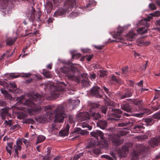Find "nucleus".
<instances>
[{"label": "nucleus", "instance_id": "26", "mask_svg": "<svg viewBox=\"0 0 160 160\" xmlns=\"http://www.w3.org/2000/svg\"><path fill=\"white\" fill-rule=\"evenodd\" d=\"M80 126L83 128H88L89 130H91L92 128V126H90L88 123L86 122H83L80 123Z\"/></svg>", "mask_w": 160, "mask_h": 160}, {"label": "nucleus", "instance_id": "32", "mask_svg": "<svg viewBox=\"0 0 160 160\" xmlns=\"http://www.w3.org/2000/svg\"><path fill=\"white\" fill-rule=\"evenodd\" d=\"M112 114L113 115H117L121 113L122 112L119 109H113L112 110Z\"/></svg>", "mask_w": 160, "mask_h": 160}, {"label": "nucleus", "instance_id": "11", "mask_svg": "<svg viewBox=\"0 0 160 160\" xmlns=\"http://www.w3.org/2000/svg\"><path fill=\"white\" fill-rule=\"evenodd\" d=\"M109 80L112 84H116L121 83L120 80L117 79L116 76L113 75H111L108 77Z\"/></svg>", "mask_w": 160, "mask_h": 160}, {"label": "nucleus", "instance_id": "60", "mask_svg": "<svg viewBox=\"0 0 160 160\" xmlns=\"http://www.w3.org/2000/svg\"><path fill=\"white\" fill-rule=\"evenodd\" d=\"M31 75V74L30 73H25L24 74V75L23 76V77H29Z\"/></svg>", "mask_w": 160, "mask_h": 160}, {"label": "nucleus", "instance_id": "51", "mask_svg": "<svg viewBox=\"0 0 160 160\" xmlns=\"http://www.w3.org/2000/svg\"><path fill=\"white\" fill-rule=\"evenodd\" d=\"M5 123L7 125L9 126H11L12 124V122L11 120H9L8 121L6 120L4 123V124Z\"/></svg>", "mask_w": 160, "mask_h": 160}, {"label": "nucleus", "instance_id": "27", "mask_svg": "<svg viewBox=\"0 0 160 160\" xmlns=\"http://www.w3.org/2000/svg\"><path fill=\"white\" fill-rule=\"evenodd\" d=\"M27 116V114L26 112H21L19 114L18 118L20 119H22L26 118Z\"/></svg>", "mask_w": 160, "mask_h": 160}, {"label": "nucleus", "instance_id": "49", "mask_svg": "<svg viewBox=\"0 0 160 160\" xmlns=\"http://www.w3.org/2000/svg\"><path fill=\"white\" fill-rule=\"evenodd\" d=\"M153 16H160V12L159 11H157L154 13H152Z\"/></svg>", "mask_w": 160, "mask_h": 160}, {"label": "nucleus", "instance_id": "56", "mask_svg": "<svg viewBox=\"0 0 160 160\" xmlns=\"http://www.w3.org/2000/svg\"><path fill=\"white\" fill-rule=\"evenodd\" d=\"M106 104L107 105L112 106L113 105V103L110 100H108L107 102H106Z\"/></svg>", "mask_w": 160, "mask_h": 160}, {"label": "nucleus", "instance_id": "14", "mask_svg": "<svg viewBox=\"0 0 160 160\" xmlns=\"http://www.w3.org/2000/svg\"><path fill=\"white\" fill-rule=\"evenodd\" d=\"M9 109L7 108H3L2 109L0 113V116L2 119L5 118L6 116L8 115V111Z\"/></svg>", "mask_w": 160, "mask_h": 160}, {"label": "nucleus", "instance_id": "21", "mask_svg": "<svg viewBox=\"0 0 160 160\" xmlns=\"http://www.w3.org/2000/svg\"><path fill=\"white\" fill-rule=\"evenodd\" d=\"M122 109L127 112H131V108L130 106L128 104H126L124 105H122L121 106Z\"/></svg>", "mask_w": 160, "mask_h": 160}, {"label": "nucleus", "instance_id": "35", "mask_svg": "<svg viewBox=\"0 0 160 160\" xmlns=\"http://www.w3.org/2000/svg\"><path fill=\"white\" fill-rule=\"evenodd\" d=\"M35 12V9L32 8V13L30 17V19L32 21H33L34 19H35V16L34 14Z\"/></svg>", "mask_w": 160, "mask_h": 160}, {"label": "nucleus", "instance_id": "53", "mask_svg": "<svg viewBox=\"0 0 160 160\" xmlns=\"http://www.w3.org/2000/svg\"><path fill=\"white\" fill-rule=\"evenodd\" d=\"M134 57L136 58H140L141 55L135 51H134Z\"/></svg>", "mask_w": 160, "mask_h": 160}, {"label": "nucleus", "instance_id": "43", "mask_svg": "<svg viewBox=\"0 0 160 160\" xmlns=\"http://www.w3.org/2000/svg\"><path fill=\"white\" fill-rule=\"evenodd\" d=\"M9 76L12 78H18L19 76L18 74H16L14 73H12L10 74Z\"/></svg>", "mask_w": 160, "mask_h": 160}, {"label": "nucleus", "instance_id": "13", "mask_svg": "<svg viewBox=\"0 0 160 160\" xmlns=\"http://www.w3.org/2000/svg\"><path fill=\"white\" fill-rule=\"evenodd\" d=\"M122 33V31H120V32H118L115 33L113 37L114 38H116V40H114V41L122 42L121 41L123 40V38L122 36V35L121 34Z\"/></svg>", "mask_w": 160, "mask_h": 160}, {"label": "nucleus", "instance_id": "8", "mask_svg": "<svg viewBox=\"0 0 160 160\" xmlns=\"http://www.w3.org/2000/svg\"><path fill=\"white\" fill-rule=\"evenodd\" d=\"M91 92L92 94L96 97L98 98L102 97V90L100 87L98 86L94 87L91 89Z\"/></svg>", "mask_w": 160, "mask_h": 160}, {"label": "nucleus", "instance_id": "15", "mask_svg": "<svg viewBox=\"0 0 160 160\" xmlns=\"http://www.w3.org/2000/svg\"><path fill=\"white\" fill-rule=\"evenodd\" d=\"M107 125V123L105 120H99L97 123V126L102 129H104Z\"/></svg>", "mask_w": 160, "mask_h": 160}, {"label": "nucleus", "instance_id": "46", "mask_svg": "<svg viewBox=\"0 0 160 160\" xmlns=\"http://www.w3.org/2000/svg\"><path fill=\"white\" fill-rule=\"evenodd\" d=\"M101 110L102 112L104 113H106L107 108L106 106H103L101 108Z\"/></svg>", "mask_w": 160, "mask_h": 160}, {"label": "nucleus", "instance_id": "1", "mask_svg": "<svg viewBox=\"0 0 160 160\" xmlns=\"http://www.w3.org/2000/svg\"><path fill=\"white\" fill-rule=\"evenodd\" d=\"M79 101L78 100H69V102L67 105L66 103L59 105L55 109L54 112H51L49 111L46 114L39 116L36 118V120L40 123H44L53 118H55L57 121L62 122L63 121L64 118L67 117L64 112L65 110L71 111L75 108L78 105Z\"/></svg>", "mask_w": 160, "mask_h": 160}, {"label": "nucleus", "instance_id": "48", "mask_svg": "<svg viewBox=\"0 0 160 160\" xmlns=\"http://www.w3.org/2000/svg\"><path fill=\"white\" fill-rule=\"evenodd\" d=\"M147 21L145 22H142V23L140 22V21L139 22V24H142L145 26L146 27H148L149 26V24L147 22Z\"/></svg>", "mask_w": 160, "mask_h": 160}, {"label": "nucleus", "instance_id": "41", "mask_svg": "<svg viewBox=\"0 0 160 160\" xmlns=\"http://www.w3.org/2000/svg\"><path fill=\"white\" fill-rule=\"evenodd\" d=\"M153 117L155 119H160V111L158 112L153 115Z\"/></svg>", "mask_w": 160, "mask_h": 160}, {"label": "nucleus", "instance_id": "63", "mask_svg": "<svg viewBox=\"0 0 160 160\" xmlns=\"http://www.w3.org/2000/svg\"><path fill=\"white\" fill-rule=\"evenodd\" d=\"M6 104V103L5 102L2 101H0V106H4Z\"/></svg>", "mask_w": 160, "mask_h": 160}, {"label": "nucleus", "instance_id": "64", "mask_svg": "<svg viewBox=\"0 0 160 160\" xmlns=\"http://www.w3.org/2000/svg\"><path fill=\"white\" fill-rule=\"evenodd\" d=\"M149 149L150 148L147 147L143 150V151L146 152H148L150 151Z\"/></svg>", "mask_w": 160, "mask_h": 160}, {"label": "nucleus", "instance_id": "42", "mask_svg": "<svg viewBox=\"0 0 160 160\" xmlns=\"http://www.w3.org/2000/svg\"><path fill=\"white\" fill-rule=\"evenodd\" d=\"M129 124H130V122H123L118 123V126L119 127H123Z\"/></svg>", "mask_w": 160, "mask_h": 160}, {"label": "nucleus", "instance_id": "7", "mask_svg": "<svg viewBox=\"0 0 160 160\" xmlns=\"http://www.w3.org/2000/svg\"><path fill=\"white\" fill-rule=\"evenodd\" d=\"M75 118L77 121L82 122L88 119L89 118V115L87 112H80L76 115Z\"/></svg>", "mask_w": 160, "mask_h": 160}, {"label": "nucleus", "instance_id": "30", "mask_svg": "<svg viewBox=\"0 0 160 160\" xmlns=\"http://www.w3.org/2000/svg\"><path fill=\"white\" fill-rule=\"evenodd\" d=\"M2 93L5 96V97H8L9 98H11V95L9 94L7 91L3 89H1Z\"/></svg>", "mask_w": 160, "mask_h": 160}, {"label": "nucleus", "instance_id": "38", "mask_svg": "<svg viewBox=\"0 0 160 160\" xmlns=\"http://www.w3.org/2000/svg\"><path fill=\"white\" fill-rule=\"evenodd\" d=\"M82 156V153H79L75 154L73 157V160H77Z\"/></svg>", "mask_w": 160, "mask_h": 160}, {"label": "nucleus", "instance_id": "58", "mask_svg": "<svg viewBox=\"0 0 160 160\" xmlns=\"http://www.w3.org/2000/svg\"><path fill=\"white\" fill-rule=\"evenodd\" d=\"M148 136L146 135H143L140 137V138L142 140H144L147 139Z\"/></svg>", "mask_w": 160, "mask_h": 160}, {"label": "nucleus", "instance_id": "5", "mask_svg": "<svg viewBox=\"0 0 160 160\" xmlns=\"http://www.w3.org/2000/svg\"><path fill=\"white\" fill-rule=\"evenodd\" d=\"M90 134L93 137L97 138L98 136H99L101 139V141L99 143L100 145H102V147H106L108 146V143L104 138L103 134L102 132L99 130H96L91 132Z\"/></svg>", "mask_w": 160, "mask_h": 160}, {"label": "nucleus", "instance_id": "18", "mask_svg": "<svg viewBox=\"0 0 160 160\" xmlns=\"http://www.w3.org/2000/svg\"><path fill=\"white\" fill-rule=\"evenodd\" d=\"M112 143L115 146H118L121 144L123 142V140L120 139L118 137L116 138H113L112 140Z\"/></svg>", "mask_w": 160, "mask_h": 160}, {"label": "nucleus", "instance_id": "39", "mask_svg": "<svg viewBox=\"0 0 160 160\" xmlns=\"http://www.w3.org/2000/svg\"><path fill=\"white\" fill-rule=\"evenodd\" d=\"M75 120H74L73 119V117L72 116H70L69 118V122L71 124H72L73 125H74L75 122L76 121Z\"/></svg>", "mask_w": 160, "mask_h": 160}, {"label": "nucleus", "instance_id": "23", "mask_svg": "<svg viewBox=\"0 0 160 160\" xmlns=\"http://www.w3.org/2000/svg\"><path fill=\"white\" fill-rule=\"evenodd\" d=\"M148 31L147 29H145V28L143 27H141L137 30V32L138 33L140 34L141 35H142L146 33Z\"/></svg>", "mask_w": 160, "mask_h": 160}, {"label": "nucleus", "instance_id": "37", "mask_svg": "<svg viewBox=\"0 0 160 160\" xmlns=\"http://www.w3.org/2000/svg\"><path fill=\"white\" fill-rule=\"evenodd\" d=\"M102 88L106 94L109 97H110L112 93L109 91L108 88H106L105 86H103Z\"/></svg>", "mask_w": 160, "mask_h": 160}, {"label": "nucleus", "instance_id": "54", "mask_svg": "<svg viewBox=\"0 0 160 160\" xmlns=\"http://www.w3.org/2000/svg\"><path fill=\"white\" fill-rule=\"evenodd\" d=\"M149 6L150 8L152 10H155L156 8L155 6L153 4H150Z\"/></svg>", "mask_w": 160, "mask_h": 160}, {"label": "nucleus", "instance_id": "34", "mask_svg": "<svg viewBox=\"0 0 160 160\" xmlns=\"http://www.w3.org/2000/svg\"><path fill=\"white\" fill-rule=\"evenodd\" d=\"M44 76L48 78H49L51 77V72L49 71H45L42 73Z\"/></svg>", "mask_w": 160, "mask_h": 160}, {"label": "nucleus", "instance_id": "29", "mask_svg": "<svg viewBox=\"0 0 160 160\" xmlns=\"http://www.w3.org/2000/svg\"><path fill=\"white\" fill-rule=\"evenodd\" d=\"M45 139V137L43 135H40L37 138V141L36 142V144L41 142Z\"/></svg>", "mask_w": 160, "mask_h": 160}, {"label": "nucleus", "instance_id": "10", "mask_svg": "<svg viewBox=\"0 0 160 160\" xmlns=\"http://www.w3.org/2000/svg\"><path fill=\"white\" fill-rule=\"evenodd\" d=\"M142 111V112L135 114V116L137 117H142L143 115H147L152 113L149 109L146 108H143Z\"/></svg>", "mask_w": 160, "mask_h": 160}, {"label": "nucleus", "instance_id": "44", "mask_svg": "<svg viewBox=\"0 0 160 160\" xmlns=\"http://www.w3.org/2000/svg\"><path fill=\"white\" fill-rule=\"evenodd\" d=\"M124 93L127 98L131 97L132 95L131 92L129 91H127V92H125Z\"/></svg>", "mask_w": 160, "mask_h": 160}, {"label": "nucleus", "instance_id": "22", "mask_svg": "<svg viewBox=\"0 0 160 160\" xmlns=\"http://www.w3.org/2000/svg\"><path fill=\"white\" fill-rule=\"evenodd\" d=\"M17 38H8L6 41V43L8 45H12L15 41Z\"/></svg>", "mask_w": 160, "mask_h": 160}, {"label": "nucleus", "instance_id": "55", "mask_svg": "<svg viewBox=\"0 0 160 160\" xmlns=\"http://www.w3.org/2000/svg\"><path fill=\"white\" fill-rule=\"evenodd\" d=\"M96 75L93 73L90 74V78L92 79H95L96 78Z\"/></svg>", "mask_w": 160, "mask_h": 160}, {"label": "nucleus", "instance_id": "31", "mask_svg": "<svg viewBox=\"0 0 160 160\" xmlns=\"http://www.w3.org/2000/svg\"><path fill=\"white\" fill-rule=\"evenodd\" d=\"M92 116L95 120H98L101 118V115L99 113H93L92 114Z\"/></svg>", "mask_w": 160, "mask_h": 160}, {"label": "nucleus", "instance_id": "40", "mask_svg": "<svg viewBox=\"0 0 160 160\" xmlns=\"http://www.w3.org/2000/svg\"><path fill=\"white\" fill-rule=\"evenodd\" d=\"M78 15L79 13L77 12H72L69 14V17L71 18H73L78 16Z\"/></svg>", "mask_w": 160, "mask_h": 160}, {"label": "nucleus", "instance_id": "25", "mask_svg": "<svg viewBox=\"0 0 160 160\" xmlns=\"http://www.w3.org/2000/svg\"><path fill=\"white\" fill-rule=\"evenodd\" d=\"M138 153L136 151H134L132 152V160H138Z\"/></svg>", "mask_w": 160, "mask_h": 160}, {"label": "nucleus", "instance_id": "36", "mask_svg": "<svg viewBox=\"0 0 160 160\" xmlns=\"http://www.w3.org/2000/svg\"><path fill=\"white\" fill-rule=\"evenodd\" d=\"M142 102V100H134L133 101L134 104L138 107H140L141 106Z\"/></svg>", "mask_w": 160, "mask_h": 160}, {"label": "nucleus", "instance_id": "47", "mask_svg": "<svg viewBox=\"0 0 160 160\" xmlns=\"http://www.w3.org/2000/svg\"><path fill=\"white\" fill-rule=\"evenodd\" d=\"M128 67H123L122 69V72L124 74H127L128 72Z\"/></svg>", "mask_w": 160, "mask_h": 160}, {"label": "nucleus", "instance_id": "50", "mask_svg": "<svg viewBox=\"0 0 160 160\" xmlns=\"http://www.w3.org/2000/svg\"><path fill=\"white\" fill-rule=\"evenodd\" d=\"M100 150L99 149H94L93 150V152L95 154L98 155L100 153Z\"/></svg>", "mask_w": 160, "mask_h": 160}, {"label": "nucleus", "instance_id": "61", "mask_svg": "<svg viewBox=\"0 0 160 160\" xmlns=\"http://www.w3.org/2000/svg\"><path fill=\"white\" fill-rule=\"evenodd\" d=\"M93 57V55H89L87 56V60L88 61H89Z\"/></svg>", "mask_w": 160, "mask_h": 160}, {"label": "nucleus", "instance_id": "16", "mask_svg": "<svg viewBox=\"0 0 160 160\" xmlns=\"http://www.w3.org/2000/svg\"><path fill=\"white\" fill-rule=\"evenodd\" d=\"M144 128L142 124L138 125L134 127L132 131L134 133H139L141 130L144 129Z\"/></svg>", "mask_w": 160, "mask_h": 160}, {"label": "nucleus", "instance_id": "20", "mask_svg": "<svg viewBox=\"0 0 160 160\" xmlns=\"http://www.w3.org/2000/svg\"><path fill=\"white\" fill-rule=\"evenodd\" d=\"M145 122L148 126H151L154 122V120L152 118H145L144 120Z\"/></svg>", "mask_w": 160, "mask_h": 160}, {"label": "nucleus", "instance_id": "33", "mask_svg": "<svg viewBox=\"0 0 160 160\" xmlns=\"http://www.w3.org/2000/svg\"><path fill=\"white\" fill-rule=\"evenodd\" d=\"M152 16H153L152 14H150L148 16L147 18L140 21V22L141 23L143 21L146 22V21H149L152 18Z\"/></svg>", "mask_w": 160, "mask_h": 160}, {"label": "nucleus", "instance_id": "45", "mask_svg": "<svg viewBox=\"0 0 160 160\" xmlns=\"http://www.w3.org/2000/svg\"><path fill=\"white\" fill-rule=\"evenodd\" d=\"M107 72L105 71H101L100 73L99 77H104L107 74Z\"/></svg>", "mask_w": 160, "mask_h": 160}, {"label": "nucleus", "instance_id": "9", "mask_svg": "<svg viewBox=\"0 0 160 160\" xmlns=\"http://www.w3.org/2000/svg\"><path fill=\"white\" fill-rule=\"evenodd\" d=\"M22 142L20 139H18L16 142V144L13 146V149L15 151V153L17 157H18L19 151L21 149V145H22Z\"/></svg>", "mask_w": 160, "mask_h": 160}, {"label": "nucleus", "instance_id": "52", "mask_svg": "<svg viewBox=\"0 0 160 160\" xmlns=\"http://www.w3.org/2000/svg\"><path fill=\"white\" fill-rule=\"evenodd\" d=\"M102 158H105L108 159L110 160H112V158L111 157H110L109 156H108V155H102Z\"/></svg>", "mask_w": 160, "mask_h": 160}, {"label": "nucleus", "instance_id": "12", "mask_svg": "<svg viewBox=\"0 0 160 160\" xmlns=\"http://www.w3.org/2000/svg\"><path fill=\"white\" fill-rule=\"evenodd\" d=\"M69 125L68 124H67L64 128L59 132L60 136L63 137L67 136L69 132Z\"/></svg>", "mask_w": 160, "mask_h": 160}, {"label": "nucleus", "instance_id": "19", "mask_svg": "<svg viewBox=\"0 0 160 160\" xmlns=\"http://www.w3.org/2000/svg\"><path fill=\"white\" fill-rule=\"evenodd\" d=\"M8 5L7 0H0V7L1 9H3Z\"/></svg>", "mask_w": 160, "mask_h": 160}, {"label": "nucleus", "instance_id": "28", "mask_svg": "<svg viewBox=\"0 0 160 160\" xmlns=\"http://www.w3.org/2000/svg\"><path fill=\"white\" fill-rule=\"evenodd\" d=\"M56 129H57V128L56 127V125L55 123H53L49 126L48 130L49 132H52Z\"/></svg>", "mask_w": 160, "mask_h": 160}, {"label": "nucleus", "instance_id": "24", "mask_svg": "<svg viewBox=\"0 0 160 160\" xmlns=\"http://www.w3.org/2000/svg\"><path fill=\"white\" fill-rule=\"evenodd\" d=\"M12 143H8L6 147V149L7 152L11 155L12 153L11 150L12 148Z\"/></svg>", "mask_w": 160, "mask_h": 160}, {"label": "nucleus", "instance_id": "57", "mask_svg": "<svg viewBox=\"0 0 160 160\" xmlns=\"http://www.w3.org/2000/svg\"><path fill=\"white\" fill-rule=\"evenodd\" d=\"M159 108V105L154 106L152 107V109L154 111H156L158 110Z\"/></svg>", "mask_w": 160, "mask_h": 160}, {"label": "nucleus", "instance_id": "6", "mask_svg": "<svg viewBox=\"0 0 160 160\" xmlns=\"http://www.w3.org/2000/svg\"><path fill=\"white\" fill-rule=\"evenodd\" d=\"M62 86H59L56 88V89L53 92H51L50 95L52 99H55L58 97L59 95L61 94L60 92L65 90V84L63 82H61Z\"/></svg>", "mask_w": 160, "mask_h": 160}, {"label": "nucleus", "instance_id": "4", "mask_svg": "<svg viewBox=\"0 0 160 160\" xmlns=\"http://www.w3.org/2000/svg\"><path fill=\"white\" fill-rule=\"evenodd\" d=\"M77 70V68L73 67H70L69 68L64 67L61 69V72L65 74L68 78L71 80H74L76 78L74 73Z\"/></svg>", "mask_w": 160, "mask_h": 160}, {"label": "nucleus", "instance_id": "3", "mask_svg": "<svg viewBox=\"0 0 160 160\" xmlns=\"http://www.w3.org/2000/svg\"><path fill=\"white\" fill-rule=\"evenodd\" d=\"M64 7L67 8L66 10L65 8H60L55 12L53 15L54 17H57L58 16H63L66 13L71 10L73 8L77 7L76 0H66L64 2Z\"/></svg>", "mask_w": 160, "mask_h": 160}, {"label": "nucleus", "instance_id": "17", "mask_svg": "<svg viewBox=\"0 0 160 160\" xmlns=\"http://www.w3.org/2000/svg\"><path fill=\"white\" fill-rule=\"evenodd\" d=\"M137 34L134 33L132 31L128 32L126 35L127 39L130 41H132L134 39Z\"/></svg>", "mask_w": 160, "mask_h": 160}, {"label": "nucleus", "instance_id": "2", "mask_svg": "<svg viewBox=\"0 0 160 160\" xmlns=\"http://www.w3.org/2000/svg\"><path fill=\"white\" fill-rule=\"evenodd\" d=\"M25 95H22L21 96L17 98L16 100L18 101L16 104H20L21 105V107H16V108L18 109L22 110L25 112L28 111L29 112V107L31 108L33 111L35 112L41 110V108H38L37 105L38 103L37 102L38 100V103H41L44 98L47 99H49L45 96V94H40L36 93L35 95L32 97L30 99H27L25 98Z\"/></svg>", "mask_w": 160, "mask_h": 160}, {"label": "nucleus", "instance_id": "59", "mask_svg": "<svg viewBox=\"0 0 160 160\" xmlns=\"http://www.w3.org/2000/svg\"><path fill=\"white\" fill-rule=\"evenodd\" d=\"M90 50L87 49H82V51L84 53H88L89 52Z\"/></svg>", "mask_w": 160, "mask_h": 160}, {"label": "nucleus", "instance_id": "62", "mask_svg": "<svg viewBox=\"0 0 160 160\" xmlns=\"http://www.w3.org/2000/svg\"><path fill=\"white\" fill-rule=\"evenodd\" d=\"M51 107L50 106H45L44 107V109L45 111L47 110H50L51 109Z\"/></svg>", "mask_w": 160, "mask_h": 160}]
</instances>
